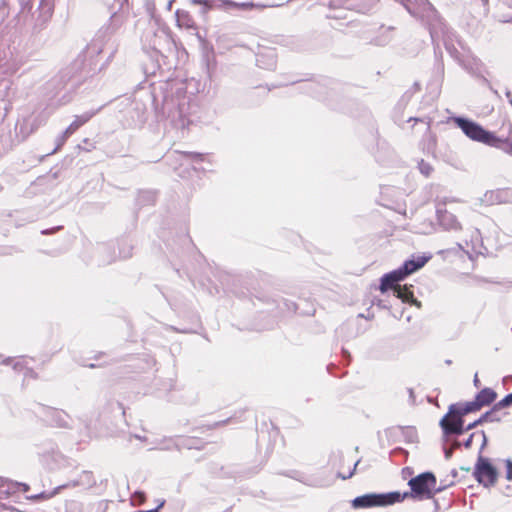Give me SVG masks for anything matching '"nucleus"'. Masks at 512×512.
<instances>
[{
    "instance_id": "a19ab883",
    "label": "nucleus",
    "mask_w": 512,
    "mask_h": 512,
    "mask_svg": "<svg viewBox=\"0 0 512 512\" xmlns=\"http://www.w3.org/2000/svg\"><path fill=\"white\" fill-rule=\"evenodd\" d=\"M371 6L375 5L376 0H366Z\"/></svg>"
},
{
    "instance_id": "ddd939ff",
    "label": "nucleus",
    "mask_w": 512,
    "mask_h": 512,
    "mask_svg": "<svg viewBox=\"0 0 512 512\" xmlns=\"http://www.w3.org/2000/svg\"><path fill=\"white\" fill-rule=\"evenodd\" d=\"M381 499V506H388L392 505L398 502L404 501L406 498H410L409 492H390L386 494H380Z\"/></svg>"
},
{
    "instance_id": "7ed1b4c3",
    "label": "nucleus",
    "mask_w": 512,
    "mask_h": 512,
    "mask_svg": "<svg viewBox=\"0 0 512 512\" xmlns=\"http://www.w3.org/2000/svg\"><path fill=\"white\" fill-rule=\"evenodd\" d=\"M408 485L410 487V498L413 499H431L441 491L437 487V479L432 472H424L411 478Z\"/></svg>"
},
{
    "instance_id": "423d86ee",
    "label": "nucleus",
    "mask_w": 512,
    "mask_h": 512,
    "mask_svg": "<svg viewBox=\"0 0 512 512\" xmlns=\"http://www.w3.org/2000/svg\"><path fill=\"white\" fill-rule=\"evenodd\" d=\"M473 475L475 479L485 487L495 485L498 479L497 469L488 458L482 456H479L477 459Z\"/></svg>"
},
{
    "instance_id": "c756f323",
    "label": "nucleus",
    "mask_w": 512,
    "mask_h": 512,
    "mask_svg": "<svg viewBox=\"0 0 512 512\" xmlns=\"http://www.w3.org/2000/svg\"><path fill=\"white\" fill-rule=\"evenodd\" d=\"M0 512H14V509L0 503Z\"/></svg>"
},
{
    "instance_id": "37998d69",
    "label": "nucleus",
    "mask_w": 512,
    "mask_h": 512,
    "mask_svg": "<svg viewBox=\"0 0 512 512\" xmlns=\"http://www.w3.org/2000/svg\"><path fill=\"white\" fill-rule=\"evenodd\" d=\"M122 256H123L124 258H126V257L130 256V252H127V253L123 254Z\"/></svg>"
},
{
    "instance_id": "a18cd8bd",
    "label": "nucleus",
    "mask_w": 512,
    "mask_h": 512,
    "mask_svg": "<svg viewBox=\"0 0 512 512\" xmlns=\"http://www.w3.org/2000/svg\"><path fill=\"white\" fill-rule=\"evenodd\" d=\"M482 2H483L484 5L488 4V0H482Z\"/></svg>"
},
{
    "instance_id": "f704fd0d",
    "label": "nucleus",
    "mask_w": 512,
    "mask_h": 512,
    "mask_svg": "<svg viewBox=\"0 0 512 512\" xmlns=\"http://www.w3.org/2000/svg\"><path fill=\"white\" fill-rule=\"evenodd\" d=\"M473 383H474V385H475L477 388L480 386V381H479V378H478V375H477V374H475V376H474Z\"/></svg>"
},
{
    "instance_id": "c85d7f7f",
    "label": "nucleus",
    "mask_w": 512,
    "mask_h": 512,
    "mask_svg": "<svg viewBox=\"0 0 512 512\" xmlns=\"http://www.w3.org/2000/svg\"><path fill=\"white\" fill-rule=\"evenodd\" d=\"M61 227L58 226V227H55V228H52V229H46V230H42L41 233L43 235H49V234H52L54 233L55 231L59 230Z\"/></svg>"
},
{
    "instance_id": "f257e3e1",
    "label": "nucleus",
    "mask_w": 512,
    "mask_h": 512,
    "mask_svg": "<svg viewBox=\"0 0 512 512\" xmlns=\"http://www.w3.org/2000/svg\"><path fill=\"white\" fill-rule=\"evenodd\" d=\"M197 105L183 97L175 101L174 99L165 100L163 112L167 115L170 124L177 129H184L195 122L193 113Z\"/></svg>"
},
{
    "instance_id": "39448f33",
    "label": "nucleus",
    "mask_w": 512,
    "mask_h": 512,
    "mask_svg": "<svg viewBox=\"0 0 512 512\" xmlns=\"http://www.w3.org/2000/svg\"><path fill=\"white\" fill-rule=\"evenodd\" d=\"M487 419L488 418H478L476 421L465 425L463 418H441L440 427L445 439L450 440L452 437L463 434L465 431L476 427Z\"/></svg>"
},
{
    "instance_id": "c03bdc74",
    "label": "nucleus",
    "mask_w": 512,
    "mask_h": 512,
    "mask_svg": "<svg viewBox=\"0 0 512 512\" xmlns=\"http://www.w3.org/2000/svg\"><path fill=\"white\" fill-rule=\"evenodd\" d=\"M425 124H426V128H425V129H426V131H429V128H430V127H429V124H428V123H425Z\"/></svg>"
},
{
    "instance_id": "79ce46f5",
    "label": "nucleus",
    "mask_w": 512,
    "mask_h": 512,
    "mask_svg": "<svg viewBox=\"0 0 512 512\" xmlns=\"http://www.w3.org/2000/svg\"><path fill=\"white\" fill-rule=\"evenodd\" d=\"M472 437H473V434L470 436L469 440H468V441H467V443H466V446H467V447H468V446H470Z\"/></svg>"
},
{
    "instance_id": "2eb2a0df",
    "label": "nucleus",
    "mask_w": 512,
    "mask_h": 512,
    "mask_svg": "<svg viewBox=\"0 0 512 512\" xmlns=\"http://www.w3.org/2000/svg\"><path fill=\"white\" fill-rule=\"evenodd\" d=\"M257 66L263 69L272 70L276 66L275 55L273 52L259 54L256 59Z\"/></svg>"
},
{
    "instance_id": "b1692460",
    "label": "nucleus",
    "mask_w": 512,
    "mask_h": 512,
    "mask_svg": "<svg viewBox=\"0 0 512 512\" xmlns=\"http://www.w3.org/2000/svg\"><path fill=\"white\" fill-rule=\"evenodd\" d=\"M33 0H19L22 11H30L32 9Z\"/></svg>"
},
{
    "instance_id": "f03ea898",
    "label": "nucleus",
    "mask_w": 512,
    "mask_h": 512,
    "mask_svg": "<svg viewBox=\"0 0 512 512\" xmlns=\"http://www.w3.org/2000/svg\"><path fill=\"white\" fill-rule=\"evenodd\" d=\"M496 398L497 393L493 389L484 388L476 394L472 401L451 404L443 416H466L467 414L477 413L483 407L493 403Z\"/></svg>"
},
{
    "instance_id": "4468645a",
    "label": "nucleus",
    "mask_w": 512,
    "mask_h": 512,
    "mask_svg": "<svg viewBox=\"0 0 512 512\" xmlns=\"http://www.w3.org/2000/svg\"><path fill=\"white\" fill-rule=\"evenodd\" d=\"M394 295L401 299L403 302L414 304L418 307L421 306V303L415 299L413 292L407 287L398 286L395 288Z\"/></svg>"
},
{
    "instance_id": "1a4fd4ad",
    "label": "nucleus",
    "mask_w": 512,
    "mask_h": 512,
    "mask_svg": "<svg viewBox=\"0 0 512 512\" xmlns=\"http://www.w3.org/2000/svg\"><path fill=\"white\" fill-rule=\"evenodd\" d=\"M405 278L406 276L400 268L393 270L381 277L379 289L382 293H385L389 289L395 291V288L399 286L398 283Z\"/></svg>"
},
{
    "instance_id": "ea45409f",
    "label": "nucleus",
    "mask_w": 512,
    "mask_h": 512,
    "mask_svg": "<svg viewBox=\"0 0 512 512\" xmlns=\"http://www.w3.org/2000/svg\"><path fill=\"white\" fill-rule=\"evenodd\" d=\"M411 120H413L415 122H423V120L419 119V118H410L409 121H411Z\"/></svg>"
},
{
    "instance_id": "20e7f679",
    "label": "nucleus",
    "mask_w": 512,
    "mask_h": 512,
    "mask_svg": "<svg viewBox=\"0 0 512 512\" xmlns=\"http://www.w3.org/2000/svg\"><path fill=\"white\" fill-rule=\"evenodd\" d=\"M452 121L457 125L458 128L471 140L489 145L491 139H493V132L485 130L480 124L472 121L468 118L456 116L452 118Z\"/></svg>"
},
{
    "instance_id": "f3484780",
    "label": "nucleus",
    "mask_w": 512,
    "mask_h": 512,
    "mask_svg": "<svg viewBox=\"0 0 512 512\" xmlns=\"http://www.w3.org/2000/svg\"><path fill=\"white\" fill-rule=\"evenodd\" d=\"M393 30H394V27H392V26H384V25H382L379 28V32L381 33V35L377 36L373 40L374 44H376L378 46H384L387 43H389L391 38H392L391 33H392Z\"/></svg>"
},
{
    "instance_id": "72a5a7b5",
    "label": "nucleus",
    "mask_w": 512,
    "mask_h": 512,
    "mask_svg": "<svg viewBox=\"0 0 512 512\" xmlns=\"http://www.w3.org/2000/svg\"><path fill=\"white\" fill-rule=\"evenodd\" d=\"M141 196H147L151 201H153L154 195L151 192H143Z\"/></svg>"
},
{
    "instance_id": "aec40b11",
    "label": "nucleus",
    "mask_w": 512,
    "mask_h": 512,
    "mask_svg": "<svg viewBox=\"0 0 512 512\" xmlns=\"http://www.w3.org/2000/svg\"><path fill=\"white\" fill-rule=\"evenodd\" d=\"M180 155L183 158L191 159L192 162L198 163L204 161V154L196 153V152H181Z\"/></svg>"
},
{
    "instance_id": "6ab92c4d",
    "label": "nucleus",
    "mask_w": 512,
    "mask_h": 512,
    "mask_svg": "<svg viewBox=\"0 0 512 512\" xmlns=\"http://www.w3.org/2000/svg\"><path fill=\"white\" fill-rule=\"evenodd\" d=\"M512 405V392L506 395L502 400L494 404L493 408L489 411H486L481 416H491L493 412H497L503 408L509 407Z\"/></svg>"
},
{
    "instance_id": "cd10ccee",
    "label": "nucleus",
    "mask_w": 512,
    "mask_h": 512,
    "mask_svg": "<svg viewBox=\"0 0 512 512\" xmlns=\"http://www.w3.org/2000/svg\"><path fill=\"white\" fill-rule=\"evenodd\" d=\"M407 392H408V395H409V402L413 404L415 402L414 391H413L412 388H407Z\"/></svg>"
},
{
    "instance_id": "bb28decb",
    "label": "nucleus",
    "mask_w": 512,
    "mask_h": 512,
    "mask_svg": "<svg viewBox=\"0 0 512 512\" xmlns=\"http://www.w3.org/2000/svg\"><path fill=\"white\" fill-rule=\"evenodd\" d=\"M111 406L113 407L112 412H115V409H117L122 415H125V411L119 402H112Z\"/></svg>"
},
{
    "instance_id": "473e14b6",
    "label": "nucleus",
    "mask_w": 512,
    "mask_h": 512,
    "mask_svg": "<svg viewBox=\"0 0 512 512\" xmlns=\"http://www.w3.org/2000/svg\"><path fill=\"white\" fill-rule=\"evenodd\" d=\"M14 360L10 357L4 359L1 363L4 364V365H10V364H13Z\"/></svg>"
},
{
    "instance_id": "58836bf2",
    "label": "nucleus",
    "mask_w": 512,
    "mask_h": 512,
    "mask_svg": "<svg viewBox=\"0 0 512 512\" xmlns=\"http://www.w3.org/2000/svg\"><path fill=\"white\" fill-rule=\"evenodd\" d=\"M35 121H37V123L34 126V128L36 129V128H38L42 124L43 121L42 120L38 121L37 119Z\"/></svg>"
},
{
    "instance_id": "c9c22d12",
    "label": "nucleus",
    "mask_w": 512,
    "mask_h": 512,
    "mask_svg": "<svg viewBox=\"0 0 512 512\" xmlns=\"http://www.w3.org/2000/svg\"><path fill=\"white\" fill-rule=\"evenodd\" d=\"M506 98L508 99L509 103L512 105V95L510 91H506L505 93Z\"/></svg>"
},
{
    "instance_id": "6e6552de",
    "label": "nucleus",
    "mask_w": 512,
    "mask_h": 512,
    "mask_svg": "<svg viewBox=\"0 0 512 512\" xmlns=\"http://www.w3.org/2000/svg\"><path fill=\"white\" fill-rule=\"evenodd\" d=\"M99 109L86 111L81 115L75 116L74 121L65 129V131L59 135L56 139V148L54 149L53 153L56 152L70 137L76 130H78L82 125L87 123L94 115H96L99 112Z\"/></svg>"
},
{
    "instance_id": "2f4dec72",
    "label": "nucleus",
    "mask_w": 512,
    "mask_h": 512,
    "mask_svg": "<svg viewBox=\"0 0 512 512\" xmlns=\"http://www.w3.org/2000/svg\"><path fill=\"white\" fill-rule=\"evenodd\" d=\"M227 4L230 5V6H233V7H245V6H247L246 3H236V2H233V1H227Z\"/></svg>"
},
{
    "instance_id": "e433bc0d",
    "label": "nucleus",
    "mask_w": 512,
    "mask_h": 512,
    "mask_svg": "<svg viewBox=\"0 0 512 512\" xmlns=\"http://www.w3.org/2000/svg\"><path fill=\"white\" fill-rule=\"evenodd\" d=\"M438 69H439V71H440L441 73H443V72H444V65H443V63H442V62H439V63H438Z\"/></svg>"
},
{
    "instance_id": "dca6fc26",
    "label": "nucleus",
    "mask_w": 512,
    "mask_h": 512,
    "mask_svg": "<svg viewBox=\"0 0 512 512\" xmlns=\"http://www.w3.org/2000/svg\"><path fill=\"white\" fill-rule=\"evenodd\" d=\"M488 146L500 149L503 152L512 155V139H501L493 134V139H491Z\"/></svg>"
},
{
    "instance_id": "9b49d317",
    "label": "nucleus",
    "mask_w": 512,
    "mask_h": 512,
    "mask_svg": "<svg viewBox=\"0 0 512 512\" xmlns=\"http://www.w3.org/2000/svg\"><path fill=\"white\" fill-rule=\"evenodd\" d=\"M381 499L380 494H365L353 499L352 507L354 509H360L381 506Z\"/></svg>"
},
{
    "instance_id": "412c9836",
    "label": "nucleus",
    "mask_w": 512,
    "mask_h": 512,
    "mask_svg": "<svg viewBox=\"0 0 512 512\" xmlns=\"http://www.w3.org/2000/svg\"><path fill=\"white\" fill-rule=\"evenodd\" d=\"M418 168L421 174H423L425 177H429L431 172L433 171V167L424 160L419 161Z\"/></svg>"
},
{
    "instance_id": "0eeeda50",
    "label": "nucleus",
    "mask_w": 512,
    "mask_h": 512,
    "mask_svg": "<svg viewBox=\"0 0 512 512\" xmlns=\"http://www.w3.org/2000/svg\"><path fill=\"white\" fill-rule=\"evenodd\" d=\"M430 36L436 46L439 45L440 41L443 42L444 47H446V44H455L457 42L463 48L461 41L454 31L442 21H438L430 26Z\"/></svg>"
},
{
    "instance_id": "a878e982",
    "label": "nucleus",
    "mask_w": 512,
    "mask_h": 512,
    "mask_svg": "<svg viewBox=\"0 0 512 512\" xmlns=\"http://www.w3.org/2000/svg\"><path fill=\"white\" fill-rule=\"evenodd\" d=\"M12 367L15 371H22L26 368L21 360L14 361Z\"/></svg>"
},
{
    "instance_id": "4c0bfd02",
    "label": "nucleus",
    "mask_w": 512,
    "mask_h": 512,
    "mask_svg": "<svg viewBox=\"0 0 512 512\" xmlns=\"http://www.w3.org/2000/svg\"><path fill=\"white\" fill-rule=\"evenodd\" d=\"M500 21L503 23H512V17L510 19H501Z\"/></svg>"
},
{
    "instance_id": "a211bd4d",
    "label": "nucleus",
    "mask_w": 512,
    "mask_h": 512,
    "mask_svg": "<svg viewBox=\"0 0 512 512\" xmlns=\"http://www.w3.org/2000/svg\"><path fill=\"white\" fill-rule=\"evenodd\" d=\"M445 49L462 67L469 69V62L465 60L464 56L459 52L455 44H446Z\"/></svg>"
},
{
    "instance_id": "4be33fe9",
    "label": "nucleus",
    "mask_w": 512,
    "mask_h": 512,
    "mask_svg": "<svg viewBox=\"0 0 512 512\" xmlns=\"http://www.w3.org/2000/svg\"><path fill=\"white\" fill-rule=\"evenodd\" d=\"M192 3L196 4V5H203L204 9H208V8L212 7L214 1L213 0H192Z\"/></svg>"
},
{
    "instance_id": "7c9ffc66",
    "label": "nucleus",
    "mask_w": 512,
    "mask_h": 512,
    "mask_svg": "<svg viewBox=\"0 0 512 512\" xmlns=\"http://www.w3.org/2000/svg\"><path fill=\"white\" fill-rule=\"evenodd\" d=\"M28 376L35 378L36 373L30 368H25V377H28Z\"/></svg>"
},
{
    "instance_id": "9d476101",
    "label": "nucleus",
    "mask_w": 512,
    "mask_h": 512,
    "mask_svg": "<svg viewBox=\"0 0 512 512\" xmlns=\"http://www.w3.org/2000/svg\"><path fill=\"white\" fill-rule=\"evenodd\" d=\"M437 219L439 224L445 230L459 231L462 229L461 224L458 222L456 216L445 209H437Z\"/></svg>"
},
{
    "instance_id": "5701e85b",
    "label": "nucleus",
    "mask_w": 512,
    "mask_h": 512,
    "mask_svg": "<svg viewBox=\"0 0 512 512\" xmlns=\"http://www.w3.org/2000/svg\"><path fill=\"white\" fill-rule=\"evenodd\" d=\"M37 408H38V410L33 411L34 413L51 414L55 411V409L52 407H46V406H42L40 404L37 405Z\"/></svg>"
},
{
    "instance_id": "393cba45",
    "label": "nucleus",
    "mask_w": 512,
    "mask_h": 512,
    "mask_svg": "<svg viewBox=\"0 0 512 512\" xmlns=\"http://www.w3.org/2000/svg\"><path fill=\"white\" fill-rule=\"evenodd\" d=\"M356 466H357V463H354V465H353V469H352V470H349L347 473H341V472H339V473H338V476H339L340 478H342L343 480H346V479L351 478V477L353 476V474H354V471H355V469H356Z\"/></svg>"
},
{
    "instance_id": "f8f14e48",
    "label": "nucleus",
    "mask_w": 512,
    "mask_h": 512,
    "mask_svg": "<svg viewBox=\"0 0 512 512\" xmlns=\"http://www.w3.org/2000/svg\"><path fill=\"white\" fill-rule=\"evenodd\" d=\"M430 259V256H420L418 257L416 260L412 259V260H407L403 263V265L401 267H399L404 275L407 277L408 275L416 272L417 270H419L420 268H422L426 263L427 261Z\"/></svg>"
},
{
    "instance_id": "49530a36",
    "label": "nucleus",
    "mask_w": 512,
    "mask_h": 512,
    "mask_svg": "<svg viewBox=\"0 0 512 512\" xmlns=\"http://www.w3.org/2000/svg\"><path fill=\"white\" fill-rule=\"evenodd\" d=\"M87 366H88V367H90V368H94V367H95V364H89V365H87Z\"/></svg>"
}]
</instances>
